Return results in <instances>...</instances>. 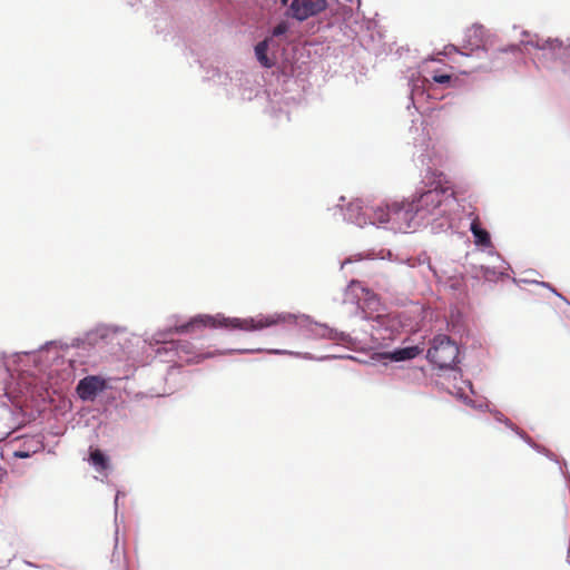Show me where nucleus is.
I'll list each match as a JSON object with an SVG mask.
<instances>
[{
    "label": "nucleus",
    "instance_id": "obj_1",
    "mask_svg": "<svg viewBox=\"0 0 570 570\" xmlns=\"http://www.w3.org/2000/svg\"><path fill=\"white\" fill-rule=\"evenodd\" d=\"M287 324L296 325L299 328H305L314 335L321 337H333V331L326 325L314 323L308 316H297L291 313H275V314H258L255 317L239 318V317H225L223 315H198L186 324L175 326L176 333H188L194 331L195 327H226L242 331H261L266 327Z\"/></svg>",
    "mask_w": 570,
    "mask_h": 570
},
{
    "label": "nucleus",
    "instance_id": "obj_2",
    "mask_svg": "<svg viewBox=\"0 0 570 570\" xmlns=\"http://www.w3.org/2000/svg\"><path fill=\"white\" fill-rule=\"evenodd\" d=\"M459 356V347L450 336L436 335L428 350V360L440 368H450Z\"/></svg>",
    "mask_w": 570,
    "mask_h": 570
},
{
    "label": "nucleus",
    "instance_id": "obj_3",
    "mask_svg": "<svg viewBox=\"0 0 570 570\" xmlns=\"http://www.w3.org/2000/svg\"><path fill=\"white\" fill-rule=\"evenodd\" d=\"M445 191V188L435 187L422 193L415 200L411 203L413 210L416 215H421L422 217L432 214L436 208L441 206Z\"/></svg>",
    "mask_w": 570,
    "mask_h": 570
},
{
    "label": "nucleus",
    "instance_id": "obj_4",
    "mask_svg": "<svg viewBox=\"0 0 570 570\" xmlns=\"http://www.w3.org/2000/svg\"><path fill=\"white\" fill-rule=\"evenodd\" d=\"M390 228L394 232L406 233L413 227L416 216L411 204H392Z\"/></svg>",
    "mask_w": 570,
    "mask_h": 570
},
{
    "label": "nucleus",
    "instance_id": "obj_5",
    "mask_svg": "<svg viewBox=\"0 0 570 570\" xmlns=\"http://www.w3.org/2000/svg\"><path fill=\"white\" fill-rule=\"evenodd\" d=\"M326 0H294L291 4L293 17L303 21L326 9Z\"/></svg>",
    "mask_w": 570,
    "mask_h": 570
},
{
    "label": "nucleus",
    "instance_id": "obj_6",
    "mask_svg": "<svg viewBox=\"0 0 570 570\" xmlns=\"http://www.w3.org/2000/svg\"><path fill=\"white\" fill-rule=\"evenodd\" d=\"M105 389V381L98 376H87L79 381L77 393L83 401L94 400Z\"/></svg>",
    "mask_w": 570,
    "mask_h": 570
},
{
    "label": "nucleus",
    "instance_id": "obj_7",
    "mask_svg": "<svg viewBox=\"0 0 570 570\" xmlns=\"http://www.w3.org/2000/svg\"><path fill=\"white\" fill-rule=\"evenodd\" d=\"M347 215L348 219L358 226H363L367 223V208L364 210L362 202L358 199L348 204Z\"/></svg>",
    "mask_w": 570,
    "mask_h": 570
},
{
    "label": "nucleus",
    "instance_id": "obj_8",
    "mask_svg": "<svg viewBox=\"0 0 570 570\" xmlns=\"http://www.w3.org/2000/svg\"><path fill=\"white\" fill-rule=\"evenodd\" d=\"M43 449V444L37 439L31 438L23 443V448L13 452L14 458L27 459L32 454L40 452Z\"/></svg>",
    "mask_w": 570,
    "mask_h": 570
},
{
    "label": "nucleus",
    "instance_id": "obj_9",
    "mask_svg": "<svg viewBox=\"0 0 570 570\" xmlns=\"http://www.w3.org/2000/svg\"><path fill=\"white\" fill-rule=\"evenodd\" d=\"M422 350L419 346H409L403 348H397L393 351L392 353L387 354V357L391 361L401 362L405 360H412L416 357Z\"/></svg>",
    "mask_w": 570,
    "mask_h": 570
},
{
    "label": "nucleus",
    "instance_id": "obj_10",
    "mask_svg": "<svg viewBox=\"0 0 570 570\" xmlns=\"http://www.w3.org/2000/svg\"><path fill=\"white\" fill-rule=\"evenodd\" d=\"M470 229L475 238L476 245H481V246H485V247L491 245L490 234L481 227L479 218H474L472 220Z\"/></svg>",
    "mask_w": 570,
    "mask_h": 570
},
{
    "label": "nucleus",
    "instance_id": "obj_11",
    "mask_svg": "<svg viewBox=\"0 0 570 570\" xmlns=\"http://www.w3.org/2000/svg\"><path fill=\"white\" fill-rule=\"evenodd\" d=\"M485 30L482 26H472L466 30L468 45L471 49L480 48L483 43Z\"/></svg>",
    "mask_w": 570,
    "mask_h": 570
},
{
    "label": "nucleus",
    "instance_id": "obj_12",
    "mask_svg": "<svg viewBox=\"0 0 570 570\" xmlns=\"http://www.w3.org/2000/svg\"><path fill=\"white\" fill-rule=\"evenodd\" d=\"M267 50H268V41L267 40H263L255 46V55H256V58L259 61V63L264 68H272L275 65V61L272 60L271 58H268Z\"/></svg>",
    "mask_w": 570,
    "mask_h": 570
},
{
    "label": "nucleus",
    "instance_id": "obj_13",
    "mask_svg": "<svg viewBox=\"0 0 570 570\" xmlns=\"http://www.w3.org/2000/svg\"><path fill=\"white\" fill-rule=\"evenodd\" d=\"M391 210H392V205L391 206H379L376 208L373 209V216L370 218V223L371 224H377V225H384V224H390V219H391Z\"/></svg>",
    "mask_w": 570,
    "mask_h": 570
},
{
    "label": "nucleus",
    "instance_id": "obj_14",
    "mask_svg": "<svg viewBox=\"0 0 570 570\" xmlns=\"http://www.w3.org/2000/svg\"><path fill=\"white\" fill-rule=\"evenodd\" d=\"M89 461L98 471H105L109 468L108 456L99 449L90 451Z\"/></svg>",
    "mask_w": 570,
    "mask_h": 570
},
{
    "label": "nucleus",
    "instance_id": "obj_15",
    "mask_svg": "<svg viewBox=\"0 0 570 570\" xmlns=\"http://www.w3.org/2000/svg\"><path fill=\"white\" fill-rule=\"evenodd\" d=\"M3 420H4L6 431H3L1 433V438H0L1 440H4L6 438H8L16 429H18L20 426V422H18V420L16 417V412H13L10 409L6 410Z\"/></svg>",
    "mask_w": 570,
    "mask_h": 570
},
{
    "label": "nucleus",
    "instance_id": "obj_16",
    "mask_svg": "<svg viewBox=\"0 0 570 570\" xmlns=\"http://www.w3.org/2000/svg\"><path fill=\"white\" fill-rule=\"evenodd\" d=\"M169 344H170V350H175L177 352V354H180V352H186V348L188 346L187 342L170 341Z\"/></svg>",
    "mask_w": 570,
    "mask_h": 570
},
{
    "label": "nucleus",
    "instance_id": "obj_17",
    "mask_svg": "<svg viewBox=\"0 0 570 570\" xmlns=\"http://www.w3.org/2000/svg\"><path fill=\"white\" fill-rule=\"evenodd\" d=\"M451 76L446 73H434L432 76L433 81L438 83H449L451 81Z\"/></svg>",
    "mask_w": 570,
    "mask_h": 570
},
{
    "label": "nucleus",
    "instance_id": "obj_18",
    "mask_svg": "<svg viewBox=\"0 0 570 570\" xmlns=\"http://www.w3.org/2000/svg\"><path fill=\"white\" fill-rule=\"evenodd\" d=\"M288 30V26L286 22H281L273 29V36L278 37L284 35Z\"/></svg>",
    "mask_w": 570,
    "mask_h": 570
},
{
    "label": "nucleus",
    "instance_id": "obj_19",
    "mask_svg": "<svg viewBox=\"0 0 570 570\" xmlns=\"http://www.w3.org/2000/svg\"><path fill=\"white\" fill-rule=\"evenodd\" d=\"M455 51H458V49L453 45H450V46L445 47V53L455 52Z\"/></svg>",
    "mask_w": 570,
    "mask_h": 570
},
{
    "label": "nucleus",
    "instance_id": "obj_20",
    "mask_svg": "<svg viewBox=\"0 0 570 570\" xmlns=\"http://www.w3.org/2000/svg\"><path fill=\"white\" fill-rule=\"evenodd\" d=\"M7 470L0 466V482L7 478Z\"/></svg>",
    "mask_w": 570,
    "mask_h": 570
},
{
    "label": "nucleus",
    "instance_id": "obj_21",
    "mask_svg": "<svg viewBox=\"0 0 570 570\" xmlns=\"http://www.w3.org/2000/svg\"><path fill=\"white\" fill-rule=\"evenodd\" d=\"M269 353H274V354H284L286 353L285 351H281V350H272L269 351Z\"/></svg>",
    "mask_w": 570,
    "mask_h": 570
},
{
    "label": "nucleus",
    "instance_id": "obj_22",
    "mask_svg": "<svg viewBox=\"0 0 570 570\" xmlns=\"http://www.w3.org/2000/svg\"><path fill=\"white\" fill-rule=\"evenodd\" d=\"M282 3H283V4H286V3H287V0H282Z\"/></svg>",
    "mask_w": 570,
    "mask_h": 570
}]
</instances>
